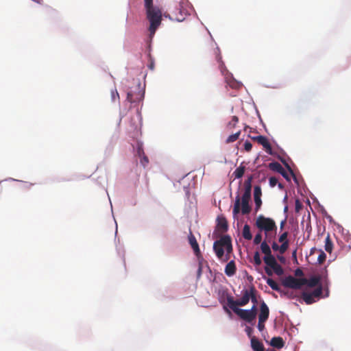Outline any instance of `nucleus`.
<instances>
[{
  "label": "nucleus",
  "instance_id": "obj_6",
  "mask_svg": "<svg viewBox=\"0 0 351 351\" xmlns=\"http://www.w3.org/2000/svg\"><path fill=\"white\" fill-rule=\"evenodd\" d=\"M136 90H129L127 93V100L130 103H136L142 101L144 98V91L141 89L138 84L136 87Z\"/></svg>",
  "mask_w": 351,
  "mask_h": 351
},
{
  "label": "nucleus",
  "instance_id": "obj_54",
  "mask_svg": "<svg viewBox=\"0 0 351 351\" xmlns=\"http://www.w3.org/2000/svg\"><path fill=\"white\" fill-rule=\"evenodd\" d=\"M278 187L280 189H282L283 188V185L281 183H278Z\"/></svg>",
  "mask_w": 351,
  "mask_h": 351
},
{
  "label": "nucleus",
  "instance_id": "obj_10",
  "mask_svg": "<svg viewBox=\"0 0 351 351\" xmlns=\"http://www.w3.org/2000/svg\"><path fill=\"white\" fill-rule=\"evenodd\" d=\"M262 195V191L261 188L260 186H255L254 189V202H255V210L257 212L261 205H262V200L261 197Z\"/></svg>",
  "mask_w": 351,
  "mask_h": 351
},
{
  "label": "nucleus",
  "instance_id": "obj_42",
  "mask_svg": "<svg viewBox=\"0 0 351 351\" xmlns=\"http://www.w3.org/2000/svg\"><path fill=\"white\" fill-rule=\"evenodd\" d=\"M281 294H283L284 295H286L288 298H294L295 297V295H294L293 292V291H282V293H280Z\"/></svg>",
  "mask_w": 351,
  "mask_h": 351
},
{
  "label": "nucleus",
  "instance_id": "obj_30",
  "mask_svg": "<svg viewBox=\"0 0 351 351\" xmlns=\"http://www.w3.org/2000/svg\"><path fill=\"white\" fill-rule=\"evenodd\" d=\"M240 134H241V131H239V132H236L235 134L230 135L228 137V138L226 139V143H233V142L236 141L239 138Z\"/></svg>",
  "mask_w": 351,
  "mask_h": 351
},
{
  "label": "nucleus",
  "instance_id": "obj_3",
  "mask_svg": "<svg viewBox=\"0 0 351 351\" xmlns=\"http://www.w3.org/2000/svg\"><path fill=\"white\" fill-rule=\"evenodd\" d=\"M233 312L237 315L241 319L252 323L256 318L257 309L256 305H253L249 310L242 308H235Z\"/></svg>",
  "mask_w": 351,
  "mask_h": 351
},
{
  "label": "nucleus",
  "instance_id": "obj_11",
  "mask_svg": "<svg viewBox=\"0 0 351 351\" xmlns=\"http://www.w3.org/2000/svg\"><path fill=\"white\" fill-rule=\"evenodd\" d=\"M269 310L266 304V303L263 301L261 302L260 306V313L258 314V319L261 320V322H265L269 317Z\"/></svg>",
  "mask_w": 351,
  "mask_h": 351
},
{
  "label": "nucleus",
  "instance_id": "obj_47",
  "mask_svg": "<svg viewBox=\"0 0 351 351\" xmlns=\"http://www.w3.org/2000/svg\"><path fill=\"white\" fill-rule=\"evenodd\" d=\"M279 247H280V246L276 242L273 243V244H272V249L274 251L279 250Z\"/></svg>",
  "mask_w": 351,
  "mask_h": 351
},
{
  "label": "nucleus",
  "instance_id": "obj_20",
  "mask_svg": "<svg viewBox=\"0 0 351 351\" xmlns=\"http://www.w3.org/2000/svg\"><path fill=\"white\" fill-rule=\"evenodd\" d=\"M217 226L219 229L224 232L228 230V222L224 217L217 219Z\"/></svg>",
  "mask_w": 351,
  "mask_h": 351
},
{
  "label": "nucleus",
  "instance_id": "obj_53",
  "mask_svg": "<svg viewBox=\"0 0 351 351\" xmlns=\"http://www.w3.org/2000/svg\"><path fill=\"white\" fill-rule=\"evenodd\" d=\"M286 220L282 221L280 223V228L282 229L284 228V226L285 224Z\"/></svg>",
  "mask_w": 351,
  "mask_h": 351
},
{
  "label": "nucleus",
  "instance_id": "obj_58",
  "mask_svg": "<svg viewBox=\"0 0 351 351\" xmlns=\"http://www.w3.org/2000/svg\"><path fill=\"white\" fill-rule=\"evenodd\" d=\"M298 204H299L298 200L296 201V207H298Z\"/></svg>",
  "mask_w": 351,
  "mask_h": 351
},
{
  "label": "nucleus",
  "instance_id": "obj_17",
  "mask_svg": "<svg viewBox=\"0 0 351 351\" xmlns=\"http://www.w3.org/2000/svg\"><path fill=\"white\" fill-rule=\"evenodd\" d=\"M221 241L224 244L227 254L231 253L232 251V245L230 237L228 235L223 236L221 237Z\"/></svg>",
  "mask_w": 351,
  "mask_h": 351
},
{
  "label": "nucleus",
  "instance_id": "obj_22",
  "mask_svg": "<svg viewBox=\"0 0 351 351\" xmlns=\"http://www.w3.org/2000/svg\"><path fill=\"white\" fill-rule=\"evenodd\" d=\"M267 284L274 291H276L279 293H282V290L280 289L279 285L274 281L272 278H268L266 280Z\"/></svg>",
  "mask_w": 351,
  "mask_h": 351
},
{
  "label": "nucleus",
  "instance_id": "obj_15",
  "mask_svg": "<svg viewBox=\"0 0 351 351\" xmlns=\"http://www.w3.org/2000/svg\"><path fill=\"white\" fill-rule=\"evenodd\" d=\"M137 155L140 158L141 164L145 167L149 163V159L145 154L144 150L141 146H138L137 148Z\"/></svg>",
  "mask_w": 351,
  "mask_h": 351
},
{
  "label": "nucleus",
  "instance_id": "obj_48",
  "mask_svg": "<svg viewBox=\"0 0 351 351\" xmlns=\"http://www.w3.org/2000/svg\"><path fill=\"white\" fill-rule=\"evenodd\" d=\"M148 67L151 70H154V62L152 59H150V62L148 64Z\"/></svg>",
  "mask_w": 351,
  "mask_h": 351
},
{
  "label": "nucleus",
  "instance_id": "obj_18",
  "mask_svg": "<svg viewBox=\"0 0 351 351\" xmlns=\"http://www.w3.org/2000/svg\"><path fill=\"white\" fill-rule=\"evenodd\" d=\"M270 345L275 348L281 349L285 346V341L280 337H274L271 338Z\"/></svg>",
  "mask_w": 351,
  "mask_h": 351
},
{
  "label": "nucleus",
  "instance_id": "obj_35",
  "mask_svg": "<svg viewBox=\"0 0 351 351\" xmlns=\"http://www.w3.org/2000/svg\"><path fill=\"white\" fill-rule=\"evenodd\" d=\"M110 93L112 101H115L119 99V95L116 88L112 89Z\"/></svg>",
  "mask_w": 351,
  "mask_h": 351
},
{
  "label": "nucleus",
  "instance_id": "obj_9",
  "mask_svg": "<svg viewBox=\"0 0 351 351\" xmlns=\"http://www.w3.org/2000/svg\"><path fill=\"white\" fill-rule=\"evenodd\" d=\"M252 139L257 141L259 144L263 145L265 148L266 152L269 154H272V148L271 146L268 141L267 138L264 136H257L252 137Z\"/></svg>",
  "mask_w": 351,
  "mask_h": 351
},
{
  "label": "nucleus",
  "instance_id": "obj_36",
  "mask_svg": "<svg viewBox=\"0 0 351 351\" xmlns=\"http://www.w3.org/2000/svg\"><path fill=\"white\" fill-rule=\"evenodd\" d=\"M289 248V241H285L282 243L281 245L279 247V252L280 254H284L287 249Z\"/></svg>",
  "mask_w": 351,
  "mask_h": 351
},
{
  "label": "nucleus",
  "instance_id": "obj_21",
  "mask_svg": "<svg viewBox=\"0 0 351 351\" xmlns=\"http://www.w3.org/2000/svg\"><path fill=\"white\" fill-rule=\"evenodd\" d=\"M263 261L265 263L271 268L277 263L275 257L272 254L265 256Z\"/></svg>",
  "mask_w": 351,
  "mask_h": 351
},
{
  "label": "nucleus",
  "instance_id": "obj_46",
  "mask_svg": "<svg viewBox=\"0 0 351 351\" xmlns=\"http://www.w3.org/2000/svg\"><path fill=\"white\" fill-rule=\"evenodd\" d=\"M265 270L268 276H271L273 274L272 269L271 267H265Z\"/></svg>",
  "mask_w": 351,
  "mask_h": 351
},
{
  "label": "nucleus",
  "instance_id": "obj_55",
  "mask_svg": "<svg viewBox=\"0 0 351 351\" xmlns=\"http://www.w3.org/2000/svg\"><path fill=\"white\" fill-rule=\"evenodd\" d=\"M228 259H229V256L227 255L226 258L223 261H227Z\"/></svg>",
  "mask_w": 351,
  "mask_h": 351
},
{
  "label": "nucleus",
  "instance_id": "obj_38",
  "mask_svg": "<svg viewBox=\"0 0 351 351\" xmlns=\"http://www.w3.org/2000/svg\"><path fill=\"white\" fill-rule=\"evenodd\" d=\"M326 254L323 251H321L320 254H319L318 258H317V261H318L319 264H322L326 261Z\"/></svg>",
  "mask_w": 351,
  "mask_h": 351
},
{
  "label": "nucleus",
  "instance_id": "obj_39",
  "mask_svg": "<svg viewBox=\"0 0 351 351\" xmlns=\"http://www.w3.org/2000/svg\"><path fill=\"white\" fill-rule=\"evenodd\" d=\"M287 237H288V232H283L279 237L278 239V241L280 243H284L285 241H288L287 240Z\"/></svg>",
  "mask_w": 351,
  "mask_h": 351
},
{
  "label": "nucleus",
  "instance_id": "obj_25",
  "mask_svg": "<svg viewBox=\"0 0 351 351\" xmlns=\"http://www.w3.org/2000/svg\"><path fill=\"white\" fill-rule=\"evenodd\" d=\"M332 248H333V243L330 239V235L328 234L325 239L324 249L327 252L331 253L332 251Z\"/></svg>",
  "mask_w": 351,
  "mask_h": 351
},
{
  "label": "nucleus",
  "instance_id": "obj_34",
  "mask_svg": "<svg viewBox=\"0 0 351 351\" xmlns=\"http://www.w3.org/2000/svg\"><path fill=\"white\" fill-rule=\"evenodd\" d=\"M251 199V192L250 191H244L241 198V202H250Z\"/></svg>",
  "mask_w": 351,
  "mask_h": 351
},
{
  "label": "nucleus",
  "instance_id": "obj_23",
  "mask_svg": "<svg viewBox=\"0 0 351 351\" xmlns=\"http://www.w3.org/2000/svg\"><path fill=\"white\" fill-rule=\"evenodd\" d=\"M302 298L306 304H311L315 302V298L310 293L303 292L302 294Z\"/></svg>",
  "mask_w": 351,
  "mask_h": 351
},
{
  "label": "nucleus",
  "instance_id": "obj_43",
  "mask_svg": "<svg viewBox=\"0 0 351 351\" xmlns=\"http://www.w3.org/2000/svg\"><path fill=\"white\" fill-rule=\"evenodd\" d=\"M252 147V143L250 142H249V141H245V143H244V149H245V151H247V152L251 151Z\"/></svg>",
  "mask_w": 351,
  "mask_h": 351
},
{
  "label": "nucleus",
  "instance_id": "obj_28",
  "mask_svg": "<svg viewBox=\"0 0 351 351\" xmlns=\"http://www.w3.org/2000/svg\"><path fill=\"white\" fill-rule=\"evenodd\" d=\"M248 294L250 295V300L254 303V305L258 302L257 298L256 296V289L254 287H252L250 290H248Z\"/></svg>",
  "mask_w": 351,
  "mask_h": 351
},
{
  "label": "nucleus",
  "instance_id": "obj_44",
  "mask_svg": "<svg viewBox=\"0 0 351 351\" xmlns=\"http://www.w3.org/2000/svg\"><path fill=\"white\" fill-rule=\"evenodd\" d=\"M258 328L260 331H263L265 328V322H261V320L258 319Z\"/></svg>",
  "mask_w": 351,
  "mask_h": 351
},
{
  "label": "nucleus",
  "instance_id": "obj_7",
  "mask_svg": "<svg viewBox=\"0 0 351 351\" xmlns=\"http://www.w3.org/2000/svg\"><path fill=\"white\" fill-rule=\"evenodd\" d=\"M282 285L287 288L300 289L302 287V278H296L292 276H289L282 280Z\"/></svg>",
  "mask_w": 351,
  "mask_h": 351
},
{
  "label": "nucleus",
  "instance_id": "obj_19",
  "mask_svg": "<svg viewBox=\"0 0 351 351\" xmlns=\"http://www.w3.org/2000/svg\"><path fill=\"white\" fill-rule=\"evenodd\" d=\"M237 271L236 265L234 261H230L225 267V274L228 276H232Z\"/></svg>",
  "mask_w": 351,
  "mask_h": 351
},
{
  "label": "nucleus",
  "instance_id": "obj_56",
  "mask_svg": "<svg viewBox=\"0 0 351 351\" xmlns=\"http://www.w3.org/2000/svg\"><path fill=\"white\" fill-rule=\"evenodd\" d=\"M225 309L228 313H230V311L227 308L225 307Z\"/></svg>",
  "mask_w": 351,
  "mask_h": 351
},
{
  "label": "nucleus",
  "instance_id": "obj_33",
  "mask_svg": "<svg viewBox=\"0 0 351 351\" xmlns=\"http://www.w3.org/2000/svg\"><path fill=\"white\" fill-rule=\"evenodd\" d=\"M312 296L315 298H319L322 293V287L319 286L317 289H315L312 293H310Z\"/></svg>",
  "mask_w": 351,
  "mask_h": 351
},
{
  "label": "nucleus",
  "instance_id": "obj_12",
  "mask_svg": "<svg viewBox=\"0 0 351 351\" xmlns=\"http://www.w3.org/2000/svg\"><path fill=\"white\" fill-rule=\"evenodd\" d=\"M224 248L225 245L222 241H221V239L217 240L214 242L213 244V250L216 254V256L218 258L222 259L224 255Z\"/></svg>",
  "mask_w": 351,
  "mask_h": 351
},
{
  "label": "nucleus",
  "instance_id": "obj_52",
  "mask_svg": "<svg viewBox=\"0 0 351 351\" xmlns=\"http://www.w3.org/2000/svg\"><path fill=\"white\" fill-rule=\"evenodd\" d=\"M202 265L199 264V268H198V270H197V274H198V276H199L201 275V274H202Z\"/></svg>",
  "mask_w": 351,
  "mask_h": 351
},
{
  "label": "nucleus",
  "instance_id": "obj_13",
  "mask_svg": "<svg viewBox=\"0 0 351 351\" xmlns=\"http://www.w3.org/2000/svg\"><path fill=\"white\" fill-rule=\"evenodd\" d=\"M188 240L189 243L191 245V247L193 248L194 253L197 256H198L200 254V250L199 247V245L197 242V240L192 233V232L190 230L189 234L188 236Z\"/></svg>",
  "mask_w": 351,
  "mask_h": 351
},
{
  "label": "nucleus",
  "instance_id": "obj_32",
  "mask_svg": "<svg viewBox=\"0 0 351 351\" xmlns=\"http://www.w3.org/2000/svg\"><path fill=\"white\" fill-rule=\"evenodd\" d=\"M271 269L278 276H281L283 274V269L278 263L274 265Z\"/></svg>",
  "mask_w": 351,
  "mask_h": 351
},
{
  "label": "nucleus",
  "instance_id": "obj_24",
  "mask_svg": "<svg viewBox=\"0 0 351 351\" xmlns=\"http://www.w3.org/2000/svg\"><path fill=\"white\" fill-rule=\"evenodd\" d=\"M242 235L245 239L251 240L252 239V235L250 232V227L248 224L244 225Z\"/></svg>",
  "mask_w": 351,
  "mask_h": 351
},
{
  "label": "nucleus",
  "instance_id": "obj_5",
  "mask_svg": "<svg viewBox=\"0 0 351 351\" xmlns=\"http://www.w3.org/2000/svg\"><path fill=\"white\" fill-rule=\"evenodd\" d=\"M250 202H241L239 195H237L234 202L232 213L236 217L241 210L243 215L249 214L251 211V207L249 204Z\"/></svg>",
  "mask_w": 351,
  "mask_h": 351
},
{
  "label": "nucleus",
  "instance_id": "obj_8",
  "mask_svg": "<svg viewBox=\"0 0 351 351\" xmlns=\"http://www.w3.org/2000/svg\"><path fill=\"white\" fill-rule=\"evenodd\" d=\"M269 169L280 173L287 180L290 181L289 176L287 171L278 162H273L269 164Z\"/></svg>",
  "mask_w": 351,
  "mask_h": 351
},
{
  "label": "nucleus",
  "instance_id": "obj_57",
  "mask_svg": "<svg viewBox=\"0 0 351 351\" xmlns=\"http://www.w3.org/2000/svg\"><path fill=\"white\" fill-rule=\"evenodd\" d=\"M295 254H296V251H294L293 253V256H295Z\"/></svg>",
  "mask_w": 351,
  "mask_h": 351
},
{
  "label": "nucleus",
  "instance_id": "obj_51",
  "mask_svg": "<svg viewBox=\"0 0 351 351\" xmlns=\"http://www.w3.org/2000/svg\"><path fill=\"white\" fill-rule=\"evenodd\" d=\"M248 336H250L251 335V332H252V328H250V327H247L246 329H245Z\"/></svg>",
  "mask_w": 351,
  "mask_h": 351
},
{
  "label": "nucleus",
  "instance_id": "obj_4",
  "mask_svg": "<svg viewBox=\"0 0 351 351\" xmlns=\"http://www.w3.org/2000/svg\"><path fill=\"white\" fill-rule=\"evenodd\" d=\"M243 294L241 300H234L232 296L227 297L228 306L230 309L234 311L235 308H239L238 306H243L248 304L250 300V295L248 294V290H243Z\"/></svg>",
  "mask_w": 351,
  "mask_h": 351
},
{
  "label": "nucleus",
  "instance_id": "obj_29",
  "mask_svg": "<svg viewBox=\"0 0 351 351\" xmlns=\"http://www.w3.org/2000/svg\"><path fill=\"white\" fill-rule=\"evenodd\" d=\"M239 122V118L237 116H233L232 117V120L228 123L227 128L228 130H232L235 128L236 125Z\"/></svg>",
  "mask_w": 351,
  "mask_h": 351
},
{
  "label": "nucleus",
  "instance_id": "obj_31",
  "mask_svg": "<svg viewBox=\"0 0 351 351\" xmlns=\"http://www.w3.org/2000/svg\"><path fill=\"white\" fill-rule=\"evenodd\" d=\"M253 177L250 176L244 182L245 191H252V181Z\"/></svg>",
  "mask_w": 351,
  "mask_h": 351
},
{
  "label": "nucleus",
  "instance_id": "obj_2",
  "mask_svg": "<svg viewBox=\"0 0 351 351\" xmlns=\"http://www.w3.org/2000/svg\"><path fill=\"white\" fill-rule=\"evenodd\" d=\"M255 225L261 231L263 230L265 233L277 229L274 220L271 218L265 217L263 215H259L257 217Z\"/></svg>",
  "mask_w": 351,
  "mask_h": 351
},
{
  "label": "nucleus",
  "instance_id": "obj_45",
  "mask_svg": "<svg viewBox=\"0 0 351 351\" xmlns=\"http://www.w3.org/2000/svg\"><path fill=\"white\" fill-rule=\"evenodd\" d=\"M285 165H286L287 168L288 169L289 171L290 172V173L291 174V176L293 177L294 180L296 181L297 179L295 178V176L293 171H292V169H291V167H289V165L287 163L285 164Z\"/></svg>",
  "mask_w": 351,
  "mask_h": 351
},
{
  "label": "nucleus",
  "instance_id": "obj_50",
  "mask_svg": "<svg viewBox=\"0 0 351 351\" xmlns=\"http://www.w3.org/2000/svg\"><path fill=\"white\" fill-rule=\"evenodd\" d=\"M306 231H308V232H311V223H310V222H308V223H306Z\"/></svg>",
  "mask_w": 351,
  "mask_h": 351
},
{
  "label": "nucleus",
  "instance_id": "obj_49",
  "mask_svg": "<svg viewBox=\"0 0 351 351\" xmlns=\"http://www.w3.org/2000/svg\"><path fill=\"white\" fill-rule=\"evenodd\" d=\"M295 274L296 276H302L303 275V272L300 269H297L295 270Z\"/></svg>",
  "mask_w": 351,
  "mask_h": 351
},
{
  "label": "nucleus",
  "instance_id": "obj_26",
  "mask_svg": "<svg viewBox=\"0 0 351 351\" xmlns=\"http://www.w3.org/2000/svg\"><path fill=\"white\" fill-rule=\"evenodd\" d=\"M245 167L241 165L239 167H237L233 173L235 176V178H242L245 173Z\"/></svg>",
  "mask_w": 351,
  "mask_h": 351
},
{
  "label": "nucleus",
  "instance_id": "obj_16",
  "mask_svg": "<svg viewBox=\"0 0 351 351\" xmlns=\"http://www.w3.org/2000/svg\"><path fill=\"white\" fill-rule=\"evenodd\" d=\"M251 347L254 351H264V346L256 337L251 338Z\"/></svg>",
  "mask_w": 351,
  "mask_h": 351
},
{
  "label": "nucleus",
  "instance_id": "obj_41",
  "mask_svg": "<svg viewBox=\"0 0 351 351\" xmlns=\"http://www.w3.org/2000/svg\"><path fill=\"white\" fill-rule=\"evenodd\" d=\"M269 181L271 187H274L278 184V179L276 177H270Z\"/></svg>",
  "mask_w": 351,
  "mask_h": 351
},
{
  "label": "nucleus",
  "instance_id": "obj_14",
  "mask_svg": "<svg viewBox=\"0 0 351 351\" xmlns=\"http://www.w3.org/2000/svg\"><path fill=\"white\" fill-rule=\"evenodd\" d=\"M302 280V286L307 285L309 287H315L319 284L320 278L317 276H313L309 279L303 278Z\"/></svg>",
  "mask_w": 351,
  "mask_h": 351
},
{
  "label": "nucleus",
  "instance_id": "obj_27",
  "mask_svg": "<svg viewBox=\"0 0 351 351\" xmlns=\"http://www.w3.org/2000/svg\"><path fill=\"white\" fill-rule=\"evenodd\" d=\"M261 249L262 252L265 254V256H268V255L271 254V251L270 247L265 241H263L261 243Z\"/></svg>",
  "mask_w": 351,
  "mask_h": 351
},
{
  "label": "nucleus",
  "instance_id": "obj_37",
  "mask_svg": "<svg viewBox=\"0 0 351 351\" xmlns=\"http://www.w3.org/2000/svg\"><path fill=\"white\" fill-rule=\"evenodd\" d=\"M254 262L256 265H260L262 263L260 254L258 252H256L254 255Z\"/></svg>",
  "mask_w": 351,
  "mask_h": 351
},
{
  "label": "nucleus",
  "instance_id": "obj_40",
  "mask_svg": "<svg viewBox=\"0 0 351 351\" xmlns=\"http://www.w3.org/2000/svg\"><path fill=\"white\" fill-rule=\"evenodd\" d=\"M262 240V235L261 233H258L256 234L254 239V243L255 245H258L261 243Z\"/></svg>",
  "mask_w": 351,
  "mask_h": 351
},
{
  "label": "nucleus",
  "instance_id": "obj_1",
  "mask_svg": "<svg viewBox=\"0 0 351 351\" xmlns=\"http://www.w3.org/2000/svg\"><path fill=\"white\" fill-rule=\"evenodd\" d=\"M144 6L146 18L149 22L148 30L150 37H153L157 29L161 25L162 11L160 7L154 5L153 0H144Z\"/></svg>",
  "mask_w": 351,
  "mask_h": 351
}]
</instances>
